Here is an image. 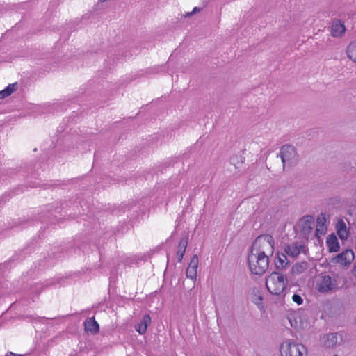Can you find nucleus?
Instances as JSON below:
<instances>
[{"instance_id":"obj_1","label":"nucleus","mask_w":356,"mask_h":356,"mask_svg":"<svg viewBox=\"0 0 356 356\" xmlns=\"http://www.w3.org/2000/svg\"><path fill=\"white\" fill-rule=\"evenodd\" d=\"M274 245L275 241L272 236L261 235L252 243L250 252L269 259L274 252Z\"/></svg>"},{"instance_id":"obj_2","label":"nucleus","mask_w":356,"mask_h":356,"mask_svg":"<svg viewBox=\"0 0 356 356\" xmlns=\"http://www.w3.org/2000/svg\"><path fill=\"white\" fill-rule=\"evenodd\" d=\"M286 284V277L278 272H273L266 278V286L268 291L275 296L284 297Z\"/></svg>"},{"instance_id":"obj_3","label":"nucleus","mask_w":356,"mask_h":356,"mask_svg":"<svg viewBox=\"0 0 356 356\" xmlns=\"http://www.w3.org/2000/svg\"><path fill=\"white\" fill-rule=\"evenodd\" d=\"M248 263L250 271L255 275H261L268 269L269 259L250 252Z\"/></svg>"},{"instance_id":"obj_4","label":"nucleus","mask_w":356,"mask_h":356,"mask_svg":"<svg viewBox=\"0 0 356 356\" xmlns=\"http://www.w3.org/2000/svg\"><path fill=\"white\" fill-rule=\"evenodd\" d=\"M282 356H305L307 353L306 348L291 340L284 341L280 348Z\"/></svg>"},{"instance_id":"obj_5","label":"nucleus","mask_w":356,"mask_h":356,"mask_svg":"<svg viewBox=\"0 0 356 356\" xmlns=\"http://www.w3.org/2000/svg\"><path fill=\"white\" fill-rule=\"evenodd\" d=\"M337 287L336 280L327 275H322L316 280V288L321 292L325 293L335 289Z\"/></svg>"},{"instance_id":"obj_6","label":"nucleus","mask_w":356,"mask_h":356,"mask_svg":"<svg viewBox=\"0 0 356 356\" xmlns=\"http://www.w3.org/2000/svg\"><path fill=\"white\" fill-rule=\"evenodd\" d=\"M280 156L284 168L288 165L293 164L296 161V152L295 148L289 145L282 146L280 149Z\"/></svg>"},{"instance_id":"obj_7","label":"nucleus","mask_w":356,"mask_h":356,"mask_svg":"<svg viewBox=\"0 0 356 356\" xmlns=\"http://www.w3.org/2000/svg\"><path fill=\"white\" fill-rule=\"evenodd\" d=\"M335 229L341 241L347 240L350 236L349 222L347 219L339 218L337 220Z\"/></svg>"},{"instance_id":"obj_8","label":"nucleus","mask_w":356,"mask_h":356,"mask_svg":"<svg viewBox=\"0 0 356 356\" xmlns=\"http://www.w3.org/2000/svg\"><path fill=\"white\" fill-rule=\"evenodd\" d=\"M355 258L354 252L352 250H346L338 254L334 259L335 262L342 266H349Z\"/></svg>"},{"instance_id":"obj_9","label":"nucleus","mask_w":356,"mask_h":356,"mask_svg":"<svg viewBox=\"0 0 356 356\" xmlns=\"http://www.w3.org/2000/svg\"><path fill=\"white\" fill-rule=\"evenodd\" d=\"M284 250L288 256L295 258L298 257L300 253H305L306 248L304 244L293 243L289 244L285 248Z\"/></svg>"},{"instance_id":"obj_10","label":"nucleus","mask_w":356,"mask_h":356,"mask_svg":"<svg viewBox=\"0 0 356 356\" xmlns=\"http://www.w3.org/2000/svg\"><path fill=\"white\" fill-rule=\"evenodd\" d=\"M198 267V258L197 255H193L191 259L190 264L186 269V277L192 280H195L197 277V270Z\"/></svg>"},{"instance_id":"obj_11","label":"nucleus","mask_w":356,"mask_h":356,"mask_svg":"<svg viewBox=\"0 0 356 356\" xmlns=\"http://www.w3.org/2000/svg\"><path fill=\"white\" fill-rule=\"evenodd\" d=\"M314 225V219L311 216H306L302 218L299 222L298 226L301 228L305 234H308L312 229Z\"/></svg>"},{"instance_id":"obj_12","label":"nucleus","mask_w":356,"mask_h":356,"mask_svg":"<svg viewBox=\"0 0 356 356\" xmlns=\"http://www.w3.org/2000/svg\"><path fill=\"white\" fill-rule=\"evenodd\" d=\"M346 31L344 23L339 19L333 20L331 26V34L333 37H341Z\"/></svg>"},{"instance_id":"obj_13","label":"nucleus","mask_w":356,"mask_h":356,"mask_svg":"<svg viewBox=\"0 0 356 356\" xmlns=\"http://www.w3.org/2000/svg\"><path fill=\"white\" fill-rule=\"evenodd\" d=\"M326 218L324 214H321L316 220V235L319 236L325 234L327 232V225L325 224Z\"/></svg>"},{"instance_id":"obj_14","label":"nucleus","mask_w":356,"mask_h":356,"mask_svg":"<svg viewBox=\"0 0 356 356\" xmlns=\"http://www.w3.org/2000/svg\"><path fill=\"white\" fill-rule=\"evenodd\" d=\"M151 323V318L149 314L143 316L140 322L135 326L136 330L140 334H143L146 332L148 325Z\"/></svg>"},{"instance_id":"obj_15","label":"nucleus","mask_w":356,"mask_h":356,"mask_svg":"<svg viewBox=\"0 0 356 356\" xmlns=\"http://www.w3.org/2000/svg\"><path fill=\"white\" fill-rule=\"evenodd\" d=\"M321 343L323 346L327 348H332L337 343V335L334 333L325 334L321 339Z\"/></svg>"},{"instance_id":"obj_16","label":"nucleus","mask_w":356,"mask_h":356,"mask_svg":"<svg viewBox=\"0 0 356 356\" xmlns=\"http://www.w3.org/2000/svg\"><path fill=\"white\" fill-rule=\"evenodd\" d=\"M326 244L328 247L329 251L331 252H337L339 250V243L337 236L334 234L328 236Z\"/></svg>"},{"instance_id":"obj_17","label":"nucleus","mask_w":356,"mask_h":356,"mask_svg":"<svg viewBox=\"0 0 356 356\" xmlns=\"http://www.w3.org/2000/svg\"><path fill=\"white\" fill-rule=\"evenodd\" d=\"M85 330L91 334H95L99 331V324L94 318H89L84 323Z\"/></svg>"},{"instance_id":"obj_18","label":"nucleus","mask_w":356,"mask_h":356,"mask_svg":"<svg viewBox=\"0 0 356 356\" xmlns=\"http://www.w3.org/2000/svg\"><path fill=\"white\" fill-rule=\"evenodd\" d=\"M187 245H188L187 238H181L179 241V243L178 245V250L177 252V259H178L179 262H181L182 261Z\"/></svg>"},{"instance_id":"obj_19","label":"nucleus","mask_w":356,"mask_h":356,"mask_svg":"<svg viewBox=\"0 0 356 356\" xmlns=\"http://www.w3.org/2000/svg\"><path fill=\"white\" fill-rule=\"evenodd\" d=\"M308 265L305 261L296 263L291 269L293 275H298L304 273L307 269Z\"/></svg>"},{"instance_id":"obj_20","label":"nucleus","mask_w":356,"mask_h":356,"mask_svg":"<svg viewBox=\"0 0 356 356\" xmlns=\"http://www.w3.org/2000/svg\"><path fill=\"white\" fill-rule=\"evenodd\" d=\"M346 53L348 57L356 63V40L351 42L347 47Z\"/></svg>"},{"instance_id":"obj_21","label":"nucleus","mask_w":356,"mask_h":356,"mask_svg":"<svg viewBox=\"0 0 356 356\" xmlns=\"http://www.w3.org/2000/svg\"><path fill=\"white\" fill-rule=\"evenodd\" d=\"M17 89V84H9L6 88L0 91V99H3L11 95Z\"/></svg>"},{"instance_id":"obj_22","label":"nucleus","mask_w":356,"mask_h":356,"mask_svg":"<svg viewBox=\"0 0 356 356\" xmlns=\"http://www.w3.org/2000/svg\"><path fill=\"white\" fill-rule=\"evenodd\" d=\"M287 264L288 261L286 255L284 254H278L275 259V266L277 268H283L287 265Z\"/></svg>"},{"instance_id":"obj_23","label":"nucleus","mask_w":356,"mask_h":356,"mask_svg":"<svg viewBox=\"0 0 356 356\" xmlns=\"http://www.w3.org/2000/svg\"><path fill=\"white\" fill-rule=\"evenodd\" d=\"M292 300L294 302H296L297 305H300L303 302V300L302 297L298 294H293L292 296Z\"/></svg>"},{"instance_id":"obj_24","label":"nucleus","mask_w":356,"mask_h":356,"mask_svg":"<svg viewBox=\"0 0 356 356\" xmlns=\"http://www.w3.org/2000/svg\"><path fill=\"white\" fill-rule=\"evenodd\" d=\"M263 298L261 296H259L258 297H256L254 300H253V302L259 305L261 303V301H262Z\"/></svg>"},{"instance_id":"obj_25","label":"nucleus","mask_w":356,"mask_h":356,"mask_svg":"<svg viewBox=\"0 0 356 356\" xmlns=\"http://www.w3.org/2000/svg\"><path fill=\"white\" fill-rule=\"evenodd\" d=\"M200 10V9H199L198 8L195 7V8H193V12H192V13H188L187 15H188V16H190V15H191L193 13H194L197 12V10Z\"/></svg>"},{"instance_id":"obj_26","label":"nucleus","mask_w":356,"mask_h":356,"mask_svg":"<svg viewBox=\"0 0 356 356\" xmlns=\"http://www.w3.org/2000/svg\"><path fill=\"white\" fill-rule=\"evenodd\" d=\"M7 356H16V355L14 353H13V352H9L7 354Z\"/></svg>"},{"instance_id":"obj_27","label":"nucleus","mask_w":356,"mask_h":356,"mask_svg":"<svg viewBox=\"0 0 356 356\" xmlns=\"http://www.w3.org/2000/svg\"><path fill=\"white\" fill-rule=\"evenodd\" d=\"M334 356H337V355H334Z\"/></svg>"}]
</instances>
